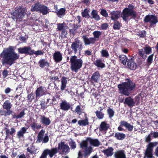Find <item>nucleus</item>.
<instances>
[{"label": "nucleus", "mask_w": 158, "mask_h": 158, "mask_svg": "<svg viewBox=\"0 0 158 158\" xmlns=\"http://www.w3.org/2000/svg\"><path fill=\"white\" fill-rule=\"evenodd\" d=\"M107 112L110 118H111L114 116V112L112 109L110 108L108 109Z\"/></svg>", "instance_id": "6e6d98bb"}, {"label": "nucleus", "mask_w": 158, "mask_h": 158, "mask_svg": "<svg viewBox=\"0 0 158 158\" xmlns=\"http://www.w3.org/2000/svg\"><path fill=\"white\" fill-rule=\"evenodd\" d=\"M94 39L98 38L99 36L101 35V32L100 31H95L93 32Z\"/></svg>", "instance_id": "3c124183"}, {"label": "nucleus", "mask_w": 158, "mask_h": 158, "mask_svg": "<svg viewBox=\"0 0 158 158\" xmlns=\"http://www.w3.org/2000/svg\"><path fill=\"white\" fill-rule=\"evenodd\" d=\"M45 133V131L42 129L39 133L38 135V139L37 141L40 143L42 141L43 138L44 137V135Z\"/></svg>", "instance_id": "2f4dec72"}, {"label": "nucleus", "mask_w": 158, "mask_h": 158, "mask_svg": "<svg viewBox=\"0 0 158 158\" xmlns=\"http://www.w3.org/2000/svg\"><path fill=\"white\" fill-rule=\"evenodd\" d=\"M53 57L55 61L56 62H59L62 60V56L61 53L59 52H56L53 54Z\"/></svg>", "instance_id": "dca6fc26"}, {"label": "nucleus", "mask_w": 158, "mask_h": 158, "mask_svg": "<svg viewBox=\"0 0 158 158\" xmlns=\"http://www.w3.org/2000/svg\"><path fill=\"white\" fill-rule=\"evenodd\" d=\"M25 114L24 111H22L18 115H14L13 116V118H19L23 117Z\"/></svg>", "instance_id": "8fccbe9b"}, {"label": "nucleus", "mask_w": 158, "mask_h": 158, "mask_svg": "<svg viewBox=\"0 0 158 158\" xmlns=\"http://www.w3.org/2000/svg\"><path fill=\"white\" fill-rule=\"evenodd\" d=\"M113 148L112 147H110L108 149L103 150V152L107 156H111L113 154Z\"/></svg>", "instance_id": "bb28decb"}, {"label": "nucleus", "mask_w": 158, "mask_h": 158, "mask_svg": "<svg viewBox=\"0 0 158 158\" xmlns=\"http://www.w3.org/2000/svg\"><path fill=\"white\" fill-rule=\"evenodd\" d=\"M38 150L36 147L32 145L28 147L27 149V151L31 154L35 153Z\"/></svg>", "instance_id": "72a5a7b5"}, {"label": "nucleus", "mask_w": 158, "mask_h": 158, "mask_svg": "<svg viewBox=\"0 0 158 158\" xmlns=\"http://www.w3.org/2000/svg\"><path fill=\"white\" fill-rule=\"evenodd\" d=\"M57 29L58 30L64 31L68 29L65 23H59L57 24Z\"/></svg>", "instance_id": "c756f323"}, {"label": "nucleus", "mask_w": 158, "mask_h": 158, "mask_svg": "<svg viewBox=\"0 0 158 158\" xmlns=\"http://www.w3.org/2000/svg\"><path fill=\"white\" fill-rule=\"evenodd\" d=\"M40 66L41 67H43L45 66L48 65V63L44 60H41L39 62Z\"/></svg>", "instance_id": "49530a36"}, {"label": "nucleus", "mask_w": 158, "mask_h": 158, "mask_svg": "<svg viewBox=\"0 0 158 158\" xmlns=\"http://www.w3.org/2000/svg\"><path fill=\"white\" fill-rule=\"evenodd\" d=\"M58 149L62 150L63 152L67 153L69 150V148L67 144H65L64 142H61L58 144Z\"/></svg>", "instance_id": "9b49d317"}, {"label": "nucleus", "mask_w": 158, "mask_h": 158, "mask_svg": "<svg viewBox=\"0 0 158 158\" xmlns=\"http://www.w3.org/2000/svg\"><path fill=\"white\" fill-rule=\"evenodd\" d=\"M108 25L106 23H104L102 24L100 29L105 30L108 27Z\"/></svg>", "instance_id": "13d9d810"}, {"label": "nucleus", "mask_w": 158, "mask_h": 158, "mask_svg": "<svg viewBox=\"0 0 158 158\" xmlns=\"http://www.w3.org/2000/svg\"><path fill=\"white\" fill-rule=\"evenodd\" d=\"M69 144L72 149H75L76 147L75 142L72 140H71L69 142Z\"/></svg>", "instance_id": "603ef678"}, {"label": "nucleus", "mask_w": 158, "mask_h": 158, "mask_svg": "<svg viewBox=\"0 0 158 158\" xmlns=\"http://www.w3.org/2000/svg\"><path fill=\"white\" fill-rule=\"evenodd\" d=\"M115 137L118 140H123L125 137V135L123 133H116L115 134Z\"/></svg>", "instance_id": "58836bf2"}, {"label": "nucleus", "mask_w": 158, "mask_h": 158, "mask_svg": "<svg viewBox=\"0 0 158 158\" xmlns=\"http://www.w3.org/2000/svg\"><path fill=\"white\" fill-rule=\"evenodd\" d=\"M49 140V138L47 135H46L43 138L42 140V142L44 143H46L48 142Z\"/></svg>", "instance_id": "052dcab7"}, {"label": "nucleus", "mask_w": 158, "mask_h": 158, "mask_svg": "<svg viewBox=\"0 0 158 158\" xmlns=\"http://www.w3.org/2000/svg\"><path fill=\"white\" fill-rule=\"evenodd\" d=\"M34 95L33 93H31L27 96V99L30 102H31L34 98Z\"/></svg>", "instance_id": "4d7b16f0"}, {"label": "nucleus", "mask_w": 158, "mask_h": 158, "mask_svg": "<svg viewBox=\"0 0 158 158\" xmlns=\"http://www.w3.org/2000/svg\"><path fill=\"white\" fill-rule=\"evenodd\" d=\"M61 109L64 111L68 110L70 108L69 103L66 101H63L60 105Z\"/></svg>", "instance_id": "aec40b11"}, {"label": "nucleus", "mask_w": 158, "mask_h": 158, "mask_svg": "<svg viewBox=\"0 0 158 158\" xmlns=\"http://www.w3.org/2000/svg\"><path fill=\"white\" fill-rule=\"evenodd\" d=\"M45 88L42 87H40L37 89L35 93L36 98L42 96L45 94Z\"/></svg>", "instance_id": "4be33fe9"}, {"label": "nucleus", "mask_w": 158, "mask_h": 158, "mask_svg": "<svg viewBox=\"0 0 158 158\" xmlns=\"http://www.w3.org/2000/svg\"><path fill=\"white\" fill-rule=\"evenodd\" d=\"M127 66L129 69L132 70H135L137 68L136 64L132 59H131L128 61Z\"/></svg>", "instance_id": "5701e85b"}, {"label": "nucleus", "mask_w": 158, "mask_h": 158, "mask_svg": "<svg viewBox=\"0 0 158 158\" xmlns=\"http://www.w3.org/2000/svg\"><path fill=\"white\" fill-rule=\"evenodd\" d=\"M101 14L103 16L105 17H107L108 15L107 11L105 10H102L101 11Z\"/></svg>", "instance_id": "bf43d9fd"}, {"label": "nucleus", "mask_w": 158, "mask_h": 158, "mask_svg": "<svg viewBox=\"0 0 158 158\" xmlns=\"http://www.w3.org/2000/svg\"><path fill=\"white\" fill-rule=\"evenodd\" d=\"M44 151L46 155H49L50 158L52 157L58 152V149L57 148H53L50 149H47Z\"/></svg>", "instance_id": "ddd939ff"}, {"label": "nucleus", "mask_w": 158, "mask_h": 158, "mask_svg": "<svg viewBox=\"0 0 158 158\" xmlns=\"http://www.w3.org/2000/svg\"><path fill=\"white\" fill-rule=\"evenodd\" d=\"M42 4L40 2H37L32 5L31 8V11L32 12L39 11Z\"/></svg>", "instance_id": "c85d7f7f"}, {"label": "nucleus", "mask_w": 158, "mask_h": 158, "mask_svg": "<svg viewBox=\"0 0 158 158\" xmlns=\"http://www.w3.org/2000/svg\"><path fill=\"white\" fill-rule=\"evenodd\" d=\"M95 114L97 117L100 119H102L104 117V114L101 111H96Z\"/></svg>", "instance_id": "a19ab883"}, {"label": "nucleus", "mask_w": 158, "mask_h": 158, "mask_svg": "<svg viewBox=\"0 0 158 158\" xmlns=\"http://www.w3.org/2000/svg\"><path fill=\"white\" fill-rule=\"evenodd\" d=\"M151 135L152 136L155 138L158 137V132H151L150 133Z\"/></svg>", "instance_id": "0e129e2a"}, {"label": "nucleus", "mask_w": 158, "mask_h": 158, "mask_svg": "<svg viewBox=\"0 0 158 158\" xmlns=\"http://www.w3.org/2000/svg\"><path fill=\"white\" fill-rule=\"evenodd\" d=\"M88 123V121L87 118H85L84 120H80L78 121V124L81 126H85Z\"/></svg>", "instance_id": "e433bc0d"}, {"label": "nucleus", "mask_w": 158, "mask_h": 158, "mask_svg": "<svg viewBox=\"0 0 158 158\" xmlns=\"http://www.w3.org/2000/svg\"><path fill=\"white\" fill-rule=\"evenodd\" d=\"M153 54L150 55L148 58V62L149 64H151L152 61Z\"/></svg>", "instance_id": "e2e57ef3"}, {"label": "nucleus", "mask_w": 158, "mask_h": 158, "mask_svg": "<svg viewBox=\"0 0 158 158\" xmlns=\"http://www.w3.org/2000/svg\"><path fill=\"white\" fill-rule=\"evenodd\" d=\"M61 89L63 90L64 89L66 86L67 83L66 78L65 77H63L61 79Z\"/></svg>", "instance_id": "4c0bfd02"}, {"label": "nucleus", "mask_w": 158, "mask_h": 158, "mask_svg": "<svg viewBox=\"0 0 158 158\" xmlns=\"http://www.w3.org/2000/svg\"><path fill=\"white\" fill-rule=\"evenodd\" d=\"M1 56L2 58V63L3 65L7 64L11 66L15 61L19 59V55L15 52L14 47L10 46L4 49Z\"/></svg>", "instance_id": "f257e3e1"}, {"label": "nucleus", "mask_w": 158, "mask_h": 158, "mask_svg": "<svg viewBox=\"0 0 158 158\" xmlns=\"http://www.w3.org/2000/svg\"><path fill=\"white\" fill-rule=\"evenodd\" d=\"M134 9L133 6L132 4H129L128 7L125 8L123 9L122 18L124 20H127L130 16L135 17L136 16V13L134 11Z\"/></svg>", "instance_id": "39448f33"}, {"label": "nucleus", "mask_w": 158, "mask_h": 158, "mask_svg": "<svg viewBox=\"0 0 158 158\" xmlns=\"http://www.w3.org/2000/svg\"><path fill=\"white\" fill-rule=\"evenodd\" d=\"M18 52L21 54L31 55V49L30 47H24L18 49Z\"/></svg>", "instance_id": "4468645a"}, {"label": "nucleus", "mask_w": 158, "mask_h": 158, "mask_svg": "<svg viewBox=\"0 0 158 158\" xmlns=\"http://www.w3.org/2000/svg\"><path fill=\"white\" fill-rule=\"evenodd\" d=\"M40 122L45 125H49L51 123V121L49 118L44 115H40Z\"/></svg>", "instance_id": "6ab92c4d"}, {"label": "nucleus", "mask_w": 158, "mask_h": 158, "mask_svg": "<svg viewBox=\"0 0 158 158\" xmlns=\"http://www.w3.org/2000/svg\"><path fill=\"white\" fill-rule=\"evenodd\" d=\"M52 102L53 99L49 98L47 99V101L46 102V105H47V106H49Z\"/></svg>", "instance_id": "69168bd1"}, {"label": "nucleus", "mask_w": 158, "mask_h": 158, "mask_svg": "<svg viewBox=\"0 0 158 158\" xmlns=\"http://www.w3.org/2000/svg\"><path fill=\"white\" fill-rule=\"evenodd\" d=\"M15 132V129L14 128H12L11 129V131L9 129H6V134L7 136H9L13 134Z\"/></svg>", "instance_id": "79ce46f5"}, {"label": "nucleus", "mask_w": 158, "mask_h": 158, "mask_svg": "<svg viewBox=\"0 0 158 158\" xmlns=\"http://www.w3.org/2000/svg\"><path fill=\"white\" fill-rule=\"evenodd\" d=\"M27 128L25 127H23L21 130L18 131L17 134L18 137L20 139L23 137L24 134L26 132Z\"/></svg>", "instance_id": "7c9ffc66"}, {"label": "nucleus", "mask_w": 158, "mask_h": 158, "mask_svg": "<svg viewBox=\"0 0 158 158\" xmlns=\"http://www.w3.org/2000/svg\"><path fill=\"white\" fill-rule=\"evenodd\" d=\"M90 12V9H85L81 13L83 17L85 18H89V13Z\"/></svg>", "instance_id": "ea45409f"}, {"label": "nucleus", "mask_w": 158, "mask_h": 158, "mask_svg": "<svg viewBox=\"0 0 158 158\" xmlns=\"http://www.w3.org/2000/svg\"><path fill=\"white\" fill-rule=\"evenodd\" d=\"M25 8H22L20 6L16 8V10L13 13V18L17 21H20L26 14Z\"/></svg>", "instance_id": "423d86ee"}, {"label": "nucleus", "mask_w": 158, "mask_h": 158, "mask_svg": "<svg viewBox=\"0 0 158 158\" xmlns=\"http://www.w3.org/2000/svg\"><path fill=\"white\" fill-rule=\"evenodd\" d=\"M144 50L146 53V54H149L152 52V49L149 46H146L144 48Z\"/></svg>", "instance_id": "09e8293b"}, {"label": "nucleus", "mask_w": 158, "mask_h": 158, "mask_svg": "<svg viewBox=\"0 0 158 158\" xmlns=\"http://www.w3.org/2000/svg\"><path fill=\"white\" fill-rule=\"evenodd\" d=\"M82 37L85 45H89L91 44H93L95 41V40L93 38H88L85 36H83Z\"/></svg>", "instance_id": "f3484780"}, {"label": "nucleus", "mask_w": 158, "mask_h": 158, "mask_svg": "<svg viewBox=\"0 0 158 158\" xmlns=\"http://www.w3.org/2000/svg\"><path fill=\"white\" fill-rule=\"evenodd\" d=\"M71 48L75 53L77 52H80L83 48L82 43L78 39H76L71 44Z\"/></svg>", "instance_id": "0eeeda50"}, {"label": "nucleus", "mask_w": 158, "mask_h": 158, "mask_svg": "<svg viewBox=\"0 0 158 158\" xmlns=\"http://www.w3.org/2000/svg\"><path fill=\"white\" fill-rule=\"evenodd\" d=\"M120 125L122 126H124L127 129L130 131H131L133 129V126L131 125L126 121H121Z\"/></svg>", "instance_id": "393cba45"}, {"label": "nucleus", "mask_w": 158, "mask_h": 158, "mask_svg": "<svg viewBox=\"0 0 158 158\" xmlns=\"http://www.w3.org/2000/svg\"><path fill=\"white\" fill-rule=\"evenodd\" d=\"M65 10L64 8H61L58 12L57 13L58 16L61 17V16L64 15L65 14Z\"/></svg>", "instance_id": "a18cd8bd"}, {"label": "nucleus", "mask_w": 158, "mask_h": 158, "mask_svg": "<svg viewBox=\"0 0 158 158\" xmlns=\"http://www.w3.org/2000/svg\"><path fill=\"white\" fill-rule=\"evenodd\" d=\"M109 127V125L106 122L103 121L101 122L99 127V130L102 132L105 133Z\"/></svg>", "instance_id": "2eb2a0df"}, {"label": "nucleus", "mask_w": 158, "mask_h": 158, "mask_svg": "<svg viewBox=\"0 0 158 158\" xmlns=\"http://www.w3.org/2000/svg\"><path fill=\"white\" fill-rule=\"evenodd\" d=\"M35 54L36 56L40 55L43 54V52L41 50H38L35 51L33 50H32L31 51V55Z\"/></svg>", "instance_id": "37998d69"}, {"label": "nucleus", "mask_w": 158, "mask_h": 158, "mask_svg": "<svg viewBox=\"0 0 158 158\" xmlns=\"http://www.w3.org/2000/svg\"><path fill=\"white\" fill-rule=\"evenodd\" d=\"M8 72L6 70H4L2 72V75L4 78H5L6 77L8 74Z\"/></svg>", "instance_id": "338daca9"}, {"label": "nucleus", "mask_w": 158, "mask_h": 158, "mask_svg": "<svg viewBox=\"0 0 158 158\" xmlns=\"http://www.w3.org/2000/svg\"><path fill=\"white\" fill-rule=\"evenodd\" d=\"M158 144L157 142H151L147 146V148L145 154L144 158H152L153 148L156 146Z\"/></svg>", "instance_id": "1a4fd4ad"}, {"label": "nucleus", "mask_w": 158, "mask_h": 158, "mask_svg": "<svg viewBox=\"0 0 158 158\" xmlns=\"http://www.w3.org/2000/svg\"><path fill=\"white\" fill-rule=\"evenodd\" d=\"M120 27V23L118 21H115L114 23L113 27L114 29H119Z\"/></svg>", "instance_id": "864d4df0"}, {"label": "nucleus", "mask_w": 158, "mask_h": 158, "mask_svg": "<svg viewBox=\"0 0 158 158\" xmlns=\"http://www.w3.org/2000/svg\"><path fill=\"white\" fill-rule=\"evenodd\" d=\"M91 15L92 18L95 20L98 21L100 19L99 16L98 15L97 11L95 10H93L91 12Z\"/></svg>", "instance_id": "f704fd0d"}, {"label": "nucleus", "mask_w": 158, "mask_h": 158, "mask_svg": "<svg viewBox=\"0 0 158 158\" xmlns=\"http://www.w3.org/2000/svg\"><path fill=\"white\" fill-rule=\"evenodd\" d=\"M151 135L150 134L145 137V141L146 142H149L151 140Z\"/></svg>", "instance_id": "774afa93"}, {"label": "nucleus", "mask_w": 158, "mask_h": 158, "mask_svg": "<svg viewBox=\"0 0 158 158\" xmlns=\"http://www.w3.org/2000/svg\"><path fill=\"white\" fill-rule=\"evenodd\" d=\"M101 56L102 57L108 58L109 55L108 52L106 50L103 49L101 52Z\"/></svg>", "instance_id": "c03bdc74"}, {"label": "nucleus", "mask_w": 158, "mask_h": 158, "mask_svg": "<svg viewBox=\"0 0 158 158\" xmlns=\"http://www.w3.org/2000/svg\"><path fill=\"white\" fill-rule=\"evenodd\" d=\"M94 64L98 67L101 68H104L105 66V64L103 63L102 60L100 59H97L95 61Z\"/></svg>", "instance_id": "473e14b6"}, {"label": "nucleus", "mask_w": 158, "mask_h": 158, "mask_svg": "<svg viewBox=\"0 0 158 158\" xmlns=\"http://www.w3.org/2000/svg\"><path fill=\"white\" fill-rule=\"evenodd\" d=\"M97 147L100 144L99 141L97 139L88 138L86 140L82 141L80 144V147L83 150L85 155H89L93 150L92 148L89 144Z\"/></svg>", "instance_id": "f03ea898"}, {"label": "nucleus", "mask_w": 158, "mask_h": 158, "mask_svg": "<svg viewBox=\"0 0 158 158\" xmlns=\"http://www.w3.org/2000/svg\"><path fill=\"white\" fill-rule=\"evenodd\" d=\"M71 69L76 72L82 66L83 61L81 59H77L76 56H71L70 59Z\"/></svg>", "instance_id": "20e7f679"}, {"label": "nucleus", "mask_w": 158, "mask_h": 158, "mask_svg": "<svg viewBox=\"0 0 158 158\" xmlns=\"http://www.w3.org/2000/svg\"><path fill=\"white\" fill-rule=\"evenodd\" d=\"M100 77V76L98 72L94 73L91 77V80L96 82H98Z\"/></svg>", "instance_id": "cd10ccee"}, {"label": "nucleus", "mask_w": 158, "mask_h": 158, "mask_svg": "<svg viewBox=\"0 0 158 158\" xmlns=\"http://www.w3.org/2000/svg\"><path fill=\"white\" fill-rule=\"evenodd\" d=\"M67 32L66 30L62 31L60 36L62 38H65L67 36Z\"/></svg>", "instance_id": "680f3d73"}, {"label": "nucleus", "mask_w": 158, "mask_h": 158, "mask_svg": "<svg viewBox=\"0 0 158 158\" xmlns=\"http://www.w3.org/2000/svg\"><path fill=\"white\" fill-rule=\"evenodd\" d=\"M30 126L32 129L34 131H36L37 130L41 128V125L39 123H38L37 121L34 120L31 122Z\"/></svg>", "instance_id": "a211bd4d"}, {"label": "nucleus", "mask_w": 158, "mask_h": 158, "mask_svg": "<svg viewBox=\"0 0 158 158\" xmlns=\"http://www.w3.org/2000/svg\"><path fill=\"white\" fill-rule=\"evenodd\" d=\"M111 18L112 20H116L120 16L121 12L119 11H113L110 13Z\"/></svg>", "instance_id": "412c9836"}, {"label": "nucleus", "mask_w": 158, "mask_h": 158, "mask_svg": "<svg viewBox=\"0 0 158 158\" xmlns=\"http://www.w3.org/2000/svg\"><path fill=\"white\" fill-rule=\"evenodd\" d=\"M49 9L47 6L42 4L39 12L44 15H47L49 12Z\"/></svg>", "instance_id": "a878e982"}, {"label": "nucleus", "mask_w": 158, "mask_h": 158, "mask_svg": "<svg viewBox=\"0 0 158 158\" xmlns=\"http://www.w3.org/2000/svg\"><path fill=\"white\" fill-rule=\"evenodd\" d=\"M75 111L79 115L81 114V110L79 106H77L75 110Z\"/></svg>", "instance_id": "5fc2aeb1"}, {"label": "nucleus", "mask_w": 158, "mask_h": 158, "mask_svg": "<svg viewBox=\"0 0 158 158\" xmlns=\"http://www.w3.org/2000/svg\"><path fill=\"white\" fill-rule=\"evenodd\" d=\"M115 158H127L126 152L123 150H119L115 152L114 154Z\"/></svg>", "instance_id": "f8f14e48"}, {"label": "nucleus", "mask_w": 158, "mask_h": 158, "mask_svg": "<svg viewBox=\"0 0 158 158\" xmlns=\"http://www.w3.org/2000/svg\"><path fill=\"white\" fill-rule=\"evenodd\" d=\"M127 81L122 83L118 85L120 93L126 96H128L135 87V84L128 79H127Z\"/></svg>", "instance_id": "7ed1b4c3"}, {"label": "nucleus", "mask_w": 158, "mask_h": 158, "mask_svg": "<svg viewBox=\"0 0 158 158\" xmlns=\"http://www.w3.org/2000/svg\"><path fill=\"white\" fill-rule=\"evenodd\" d=\"M3 108L7 111H1L0 113L2 115L5 116L9 115L11 114L12 111L10 109L12 107V105L9 100H7L4 102L2 105Z\"/></svg>", "instance_id": "6e6552de"}, {"label": "nucleus", "mask_w": 158, "mask_h": 158, "mask_svg": "<svg viewBox=\"0 0 158 158\" xmlns=\"http://www.w3.org/2000/svg\"><path fill=\"white\" fill-rule=\"evenodd\" d=\"M119 58L120 62L124 65H125L127 60L126 56L125 55H122L119 56Z\"/></svg>", "instance_id": "c9c22d12"}, {"label": "nucleus", "mask_w": 158, "mask_h": 158, "mask_svg": "<svg viewBox=\"0 0 158 158\" xmlns=\"http://www.w3.org/2000/svg\"><path fill=\"white\" fill-rule=\"evenodd\" d=\"M124 103L130 107L133 106L135 104L133 99L130 97L126 98Z\"/></svg>", "instance_id": "b1692460"}, {"label": "nucleus", "mask_w": 158, "mask_h": 158, "mask_svg": "<svg viewBox=\"0 0 158 158\" xmlns=\"http://www.w3.org/2000/svg\"><path fill=\"white\" fill-rule=\"evenodd\" d=\"M144 21L145 22H150L151 25L155 24L158 22L156 17L152 15H147L144 19Z\"/></svg>", "instance_id": "9d476101"}, {"label": "nucleus", "mask_w": 158, "mask_h": 158, "mask_svg": "<svg viewBox=\"0 0 158 158\" xmlns=\"http://www.w3.org/2000/svg\"><path fill=\"white\" fill-rule=\"evenodd\" d=\"M139 55L143 58H145L146 57V54L143 49L139 50Z\"/></svg>", "instance_id": "de8ad7c7"}]
</instances>
